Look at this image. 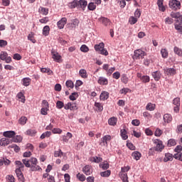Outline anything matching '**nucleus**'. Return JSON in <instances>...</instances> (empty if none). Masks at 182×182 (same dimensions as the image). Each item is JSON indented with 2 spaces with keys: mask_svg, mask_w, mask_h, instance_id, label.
Here are the masks:
<instances>
[{
  "mask_svg": "<svg viewBox=\"0 0 182 182\" xmlns=\"http://www.w3.org/2000/svg\"><path fill=\"white\" fill-rule=\"evenodd\" d=\"M15 164L17 166V168L15 170V173L17 176L18 181L25 182V177H23V173H22V171H23V167H25V165L20 161H16Z\"/></svg>",
  "mask_w": 182,
  "mask_h": 182,
  "instance_id": "obj_1",
  "label": "nucleus"
},
{
  "mask_svg": "<svg viewBox=\"0 0 182 182\" xmlns=\"http://www.w3.org/2000/svg\"><path fill=\"white\" fill-rule=\"evenodd\" d=\"M146 56V52L141 49L135 50L134 52L133 59H143Z\"/></svg>",
  "mask_w": 182,
  "mask_h": 182,
  "instance_id": "obj_2",
  "label": "nucleus"
},
{
  "mask_svg": "<svg viewBox=\"0 0 182 182\" xmlns=\"http://www.w3.org/2000/svg\"><path fill=\"white\" fill-rule=\"evenodd\" d=\"M169 8H171L173 11H177L181 8V3L177 0H171L169 1Z\"/></svg>",
  "mask_w": 182,
  "mask_h": 182,
  "instance_id": "obj_3",
  "label": "nucleus"
},
{
  "mask_svg": "<svg viewBox=\"0 0 182 182\" xmlns=\"http://www.w3.org/2000/svg\"><path fill=\"white\" fill-rule=\"evenodd\" d=\"M1 60H5L6 63H11L12 62V58L8 56V53L5 51H1L0 53Z\"/></svg>",
  "mask_w": 182,
  "mask_h": 182,
  "instance_id": "obj_4",
  "label": "nucleus"
},
{
  "mask_svg": "<svg viewBox=\"0 0 182 182\" xmlns=\"http://www.w3.org/2000/svg\"><path fill=\"white\" fill-rule=\"evenodd\" d=\"M51 55L55 62H57L58 63H62V62H63V60H62V55H60L59 53L56 51H51Z\"/></svg>",
  "mask_w": 182,
  "mask_h": 182,
  "instance_id": "obj_5",
  "label": "nucleus"
},
{
  "mask_svg": "<svg viewBox=\"0 0 182 182\" xmlns=\"http://www.w3.org/2000/svg\"><path fill=\"white\" fill-rule=\"evenodd\" d=\"M154 143L156 144L155 146V151H163L164 149V145L163 144V141L159 139L155 140Z\"/></svg>",
  "mask_w": 182,
  "mask_h": 182,
  "instance_id": "obj_6",
  "label": "nucleus"
},
{
  "mask_svg": "<svg viewBox=\"0 0 182 182\" xmlns=\"http://www.w3.org/2000/svg\"><path fill=\"white\" fill-rule=\"evenodd\" d=\"M173 104L174 105L173 112L175 113H178L180 112V98L176 97L173 100Z\"/></svg>",
  "mask_w": 182,
  "mask_h": 182,
  "instance_id": "obj_7",
  "label": "nucleus"
},
{
  "mask_svg": "<svg viewBox=\"0 0 182 182\" xmlns=\"http://www.w3.org/2000/svg\"><path fill=\"white\" fill-rule=\"evenodd\" d=\"M64 109L65 110H77V105H76V103L68 102L65 105Z\"/></svg>",
  "mask_w": 182,
  "mask_h": 182,
  "instance_id": "obj_8",
  "label": "nucleus"
},
{
  "mask_svg": "<svg viewBox=\"0 0 182 182\" xmlns=\"http://www.w3.org/2000/svg\"><path fill=\"white\" fill-rule=\"evenodd\" d=\"M82 172L85 176H90L92 173H93V169L92 168V166L87 165L82 168Z\"/></svg>",
  "mask_w": 182,
  "mask_h": 182,
  "instance_id": "obj_9",
  "label": "nucleus"
},
{
  "mask_svg": "<svg viewBox=\"0 0 182 182\" xmlns=\"http://www.w3.org/2000/svg\"><path fill=\"white\" fill-rule=\"evenodd\" d=\"M98 21L104 25V26H109L112 23V21H110V19L106 18V17H100L98 18Z\"/></svg>",
  "mask_w": 182,
  "mask_h": 182,
  "instance_id": "obj_10",
  "label": "nucleus"
},
{
  "mask_svg": "<svg viewBox=\"0 0 182 182\" xmlns=\"http://www.w3.org/2000/svg\"><path fill=\"white\" fill-rule=\"evenodd\" d=\"M173 121V117L170 114H165L164 115V125L166 126L168 123H171Z\"/></svg>",
  "mask_w": 182,
  "mask_h": 182,
  "instance_id": "obj_11",
  "label": "nucleus"
},
{
  "mask_svg": "<svg viewBox=\"0 0 182 182\" xmlns=\"http://www.w3.org/2000/svg\"><path fill=\"white\" fill-rule=\"evenodd\" d=\"M171 18H174L176 20V22H178L179 21H181V23H182V15L180 14L179 12H171Z\"/></svg>",
  "mask_w": 182,
  "mask_h": 182,
  "instance_id": "obj_12",
  "label": "nucleus"
},
{
  "mask_svg": "<svg viewBox=\"0 0 182 182\" xmlns=\"http://www.w3.org/2000/svg\"><path fill=\"white\" fill-rule=\"evenodd\" d=\"M68 18L63 17L59 21H58L57 25L59 29H63L65 28V24L67 23Z\"/></svg>",
  "mask_w": 182,
  "mask_h": 182,
  "instance_id": "obj_13",
  "label": "nucleus"
},
{
  "mask_svg": "<svg viewBox=\"0 0 182 182\" xmlns=\"http://www.w3.org/2000/svg\"><path fill=\"white\" fill-rule=\"evenodd\" d=\"M12 143V140L9 138H1L0 139V146H8V144H11Z\"/></svg>",
  "mask_w": 182,
  "mask_h": 182,
  "instance_id": "obj_14",
  "label": "nucleus"
},
{
  "mask_svg": "<svg viewBox=\"0 0 182 182\" xmlns=\"http://www.w3.org/2000/svg\"><path fill=\"white\" fill-rule=\"evenodd\" d=\"M16 133L14 131H6L3 133L4 137H8L9 139H13Z\"/></svg>",
  "mask_w": 182,
  "mask_h": 182,
  "instance_id": "obj_15",
  "label": "nucleus"
},
{
  "mask_svg": "<svg viewBox=\"0 0 182 182\" xmlns=\"http://www.w3.org/2000/svg\"><path fill=\"white\" fill-rule=\"evenodd\" d=\"M97 82L99 85H102L103 86H106L109 83V80L105 77H100Z\"/></svg>",
  "mask_w": 182,
  "mask_h": 182,
  "instance_id": "obj_16",
  "label": "nucleus"
},
{
  "mask_svg": "<svg viewBox=\"0 0 182 182\" xmlns=\"http://www.w3.org/2000/svg\"><path fill=\"white\" fill-rule=\"evenodd\" d=\"M86 6H87V1L86 0L78 1V7L81 8L82 11H85Z\"/></svg>",
  "mask_w": 182,
  "mask_h": 182,
  "instance_id": "obj_17",
  "label": "nucleus"
},
{
  "mask_svg": "<svg viewBox=\"0 0 182 182\" xmlns=\"http://www.w3.org/2000/svg\"><path fill=\"white\" fill-rule=\"evenodd\" d=\"M152 77H154V80L159 82V80H160V77H161V73H160V71L153 72Z\"/></svg>",
  "mask_w": 182,
  "mask_h": 182,
  "instance_id": "obj_18",
  "label": "nucleus"
},
{
  "mask_svg": "<svg viewBox=\"0 0 182 182\" xmlns=\"http://www.w3.org/2000/svg\"><path fill=\"white\" fill-rule=\"evenodd\" d=\"M163 2H164V0H158L157 1V5L159 6V9L161 12H164L166 11V7L163 4Z\"/></svg>",
  "mask_w": 182,
  "mask_h": 182,
  "instance_id": "obj_19",
  "label": "nucleus"
},
{
  "mask_svg": "<svg viewBox=\"0 0 182 182\" xmlns=\"http://www.w3.org/2000/svg\"><path fill=\"white\" fill-rule=\"evenodd\" d=\"M174 26H175V29H176V31H178V32H181L182 33L181 20H180L179 21H176L174 23Z\"/></svg>",
  "mask_w": 182,
  "mask_h": 182,
  "instance_id": "obj_20",
  "label": "nucleus"
},
{
  "mask_svg": "<svg viewBox=\"0 0 182 182\" xmlns=\"http://www.w3.org/2000/svg\"><path fill=\"white\" fill-rule=\"evenodd\" d=\"M96 52H98L99 53H100V51L105 48V43H100V44H96L94 46Z\"/></svg>",
  "mask_w": 182,
  "mask_h": 182,
  "instance_id": "obj_21",
  "label": "nucleus"
},
{
  "mask_svg": "<svg viewBox=\"0 0 182 182\" xmlns=\"http://www.w3.org/2000/svg\"><path fill=\"white\" fill-rule=\"evenodd\" d=\"M165 73L168 76L174 75H176V69H174V68H166L165 70Z\"/></svg>",
  "mask_w": 182,
  "mask_h": 182,
  "instance_id": "obj_22",
  "label": "nucleus"
},
{
  "mask_svg": "<svg viewBox=\"0 0 182 182\" xmlns=\"http://www.w3.org/2000/svg\"><path fill=\"white\" fill-rule=\"evenodd\" d=\"M100 100H107L109 99V92L103 91L100 96Z\"/></svg>",
  "mask_w": 182,
  "mask_h": 182,
  "instance_id": "obj_23",
  "label": "nucleus"
},
{
  "mask_svg": "<svg viewBox=\"0 0 182 182\" xmlns=\"http://www.w3.org/2000/svg\"><path fill=\"white\" fill-rule=\"evenodd\" d=\"M108 124L109 126H116L117 124V118L112 117L109 119Z\"/></svg>",
  "mask_w": 182,
  "mask_h": 182,
  "instance_id": "obj_24",
  "label": "nucleus"
},
{
  "mask_svg": "<svg viewBox=\"0 0 182 182\" xmlns=\"http://www.w3.org/2000/svg\"><path fill=\"white\" fill-rule=\"evenodd\" d=\"M161 55L164 59H167L168 58V50H167V48H162L161 50Z\"/></svg>",
  "mask_w": 182,
  "mask_h": 182,
  "instance_id": "obj_25",
  "label": "nucleus"
},
{
  "mask_svg": "<svg viewBox=\"0 0 182 182\" xmlns=\"http://www.w3.org/2000/svg\"><path fill=\"white\" fill-rule=\"evenodd\" d=\"M173 160V154L170 153L165 154V157L164 158V161L167 163V161H171Z\"/></svg>",
  "mask_w": 182,
  "mask_h": 182,
  "instance_id": "obj_26",
  "label": "nucleus"
},
{
  "mask_svg": "<svg viewBox=\"0 0 182 182\" xmlns=\"http://www.w3.org/2000/svg\"><path fill=\"white\" fill-rule=\"evenodd\" d=\"M146 110H149V112H153L154 110L156 109V105L149 102L146 105Z\"/></svg>",
  "mask_w": 182,
  "mask_h": 182,
  "instance_id": "obj_27",
  "label": "nucleus"
},
{
  "mask_svg": "<svg viewBox=\"0 0 182 182\" xmlns=\"http://www.w3.org/2000/svg\"><path fill=\"white\" fill-rule=\"evenodd\" d=\"M11 140V143L12 141L14 143H21V141H22V136H21L20 135H17L15 136L14 135Z\"/></svg>",
  "mask_w": 182,
  "mask_h": 182,
  "instance_id": "obj_28",
  "label": "nucleus"
},
{
  "mask_svg": "<svg viewBox=\"0 0 182 182\" xmlns=\"http://www.w3.org/2000/svg\"><path fill=\"white\" fill-rule=\"evenodd\" d=\"M79 2L77 0H74L73 1L68 4V7L70 9H73L76 8V6H78Z\"/></svg>",
  "mask_w": 182,
  "mask_h": 182,
  "instance_id": "obj_29",
  "label": "nucleus"
},
{
  "mask_svg": "<svg viewBox=\"0 0 182 182\" xmlns=\"http://www.w3.org/2000/svg\"><path fill=\"white\" fill-rule=\"evenodd\" d=\"M120 133L121 137L123 140H127V139H129V136H127V131H126V129H121Z\"/></svg>",
  "mask_w": 182,
  "mask_h": 182,
  "instance_id": "obj_30",
  "label": "nucleus"
},
{
  "mask_svg": "<svg viewBox=\"0 0 182 182\" xmlns=\"http://www.w3.org/2000/svg\"><path fill=\"white\" fill-rule=\"evenodd\" d=\"M23 82V86H29V85H31V82H32V80L29 77H25L22 80Z\"/></svg>",
  "mask_w": 182,
  "mask_h": 182,
  "instance_id": "obj_31",
  "label": "nucleus"
},
{
  "mask_svg": "<svg viewBox=\"0 0 182 182\" xmlns=\"http://www.w3.org/2000/svg\"><path fill=\"white\" fill-rule=\"evenodd\" d=\"M50 31V28L49 26H46L43 28V35L44 36H48L49 35V32Z\"/></svg>",
  "mask_w": 182,
  "mask_h": 182,
  "instance_id": "obj_32",
  "label": "nucleus"
},
{
  "mask_svg": "<svg viewBox=\"0 0 182 182\" xmlns=\"http://www.w3.org/2000/svg\"><path fill=\"white\" fill-rule=\"evenodd\" d=\"M132 156L134 160H140V157H141V154L139 151H134L132 153Z\"/></svg>",
  "mask_w": 182,
  "mask_h": 182,
  "instance_id": "obj_33",
  "label": "nucleus"
},
{
  "mask_svg": "<svg viewBox=\"0 0 182 182\" xmlns=\"http://www.w3.org/2000/svg\"><path fill=\"white\" fill-rule=\"evenodd\" d=\"M38 11L41 15H48L49 14V9L47 8L40 7Z\"/></svg>",
  "mask_w": 182,
  "mask_h": 182,
  "instance_id": "obj_34",
  "label": "nucleus"
},
{
  "mask_svg": "<svg viewBox=\"0 0 182 182\" xmlns=\"http://www.w3.org/2000/svg\"><path fill=\"white\" fill-rule=\"evenodd\" d=\"M95 107H96L97 112H103V104L100 102H95Z\"/></svg>",
  "mask_w": 182,
  "mask_h": 182,
  "instance_id": "obj_35",
  "label": "nucleus"
},
{
  "mask_svg": "<svg viewBox=\"0 0 182 182\" xmlns=\"http://www.w3.org/2000/svg\"><path fill=\"white\" fill-rule=\"evenodd\" d=\"M77 178L79 180V181L83 182L86 180V176L83 173H78L76 175Z\"/></svg>",
  "mask_w": 182,
  "mask_h": 182,
  "instance_id": "obj_36",
  "label": "nucleus"
},
{
  "mask_svg": "<svg viewBox=\"0 0 182 182\" xmlns=\"http://www.w3.org/2000/svg\"><path fill=\"white\" fill-rule=\"evenodd\" d=\"M8 149H14V151H16V153H19L21 148H19L18 146V145L13 144L11 145H9Z\"/></svg>",
  "mask_w": 182,
  "mask_h": 182,
  "instance_id": "obj_37",
  "label": "nucleus"
},
{
  "mask_svg": "<svg viewBox=\"0 0 182 182\" xmlns=\"http://www.w3.org/2000/svg\"><path fill=\"white\" fill-rule=\"evenodd\" d=\"M31 171H42V168L39 166V165L36 164V165H32L31 167Z\"/></svg>",
  "mask_w": 182,
  "mask_h": 182,
  "instance_id": "obj_38",
  "label": "nucleus"
},
{
  "mask_svg": "<svg viewBox=\"0 0 182 182\" xmlns=\"http://www.w3.org/2000/svg\"><path fill=\"white\" fill-rule=\"evenodd\" d=\"M79 73L81 77H82L83 79H86V77H87V72L86 71V70L81 69L80 70Z\"/></svg>",
  "mask_w": 182,
  "mask_h": 182,
  "instance_id": "obj_39",
  "label": "nucleus"
},
{
  "mask_svg": "<svg viewBox=\"0 0 182 182\" xmlns=\"http://www.w3.org/2000/svg\"><path fill=\"white\" fill-rule=\"evenodd\" d=\"M26 122H28V118L26 117H21L18 119L19 124H21V126H24V124H26Z\"/></svg>",
  "mask_w": 182,
  "mask_h": 182,
  "instance_id": "obj_40",
  "label": "nucleus"
},
{
  "mask_svg": "<svg viewBox=\"0 0 182 182\" xmlns=\"http://www.w3.org/2000/svg\"><path fill=\"white\" fill-rule=\"evenodd\" d=\"M120 177L123 182H129V177L127 176V173H120Z\"/></svg>",
  "mask_w": 182,
  "mask_h": 182,
  "instance_id": "obj_41",
  "label": "nucleus"
},
{
  "mask_svg": "<svg viewBox=\"0 0 182 182\" xmlns=\"http://www.w3.org/2000/svg\"><path fill=\"white\" fill-rule=\"evenodd\" d=\"M23 164L26 167L30 168L32 167V165H31V161L28 159H25L22 160Z\"/></svg>",
  "mask_w": 182,
  "mask_h": 182,
  "instance_id": "obj_42",
  "label": "nucleus"
},
{
  "mask_svg": "<svg viewBox=\"0 0 182 182\" xmlns=\"http://www.w3.org/2000/svg\"><path fill=\"white\" fill-rule=\"evenodd\" d=\"M110 140H112V136L110 135H105L102 139V143H106V144H107V141H110Z\"/></svg>",
  "mask_w": 182,
  "mask_h": 182,
  "instance_id": "obj_43",
  "label": "nucleus"
},
{
  "mask_svg": "<svg viewBox=\"0 0 182 182\" xmlns=\"http://www.w3.org/2000/svg\"><path fill=\"white\" fill-rule=\"evenodd\" d=\"M37 133V132L35 130V129H28L26 132V134H27V136H35V134Z\"/></svg>",
  "mask_w": 182,
  "mask_h": 182,
  "instance_id": "obj_44",
  "label": "nucleus"
},
{
  "mask_svg": "<svg viewBox=\"0 0 182 182\" xmlns=\"http://www.w3.org/2000/svg\"><path fill=\"white\" fill-rule=\"evenodd\" d=\"M173 51H174V53H176V55H178V56H182L181 48H179L178 47H174Z\"/></svg>",
  "mask_w": 182,
  "mask_h": 182,
  "instance_id": "obj_45",
  "label": "nucleus"
},
{
  "mask_svg": "<svg viewBox=\"0 0 182 182\" xmlns=\"http://www.w3.org/2000/svg\"><path fill=\"white\" fill-rule=\"evenodd\" d=\"M79 97V94L77 92H73L72 95H70L69 99L70 100H76Z\"/></svg>",
  "mask_w": 182,
  "mask_h": 182,
  "instance_id": "obj_46",
  "label": "nucleus"
},
{
  "mask_svg": "<svg viewBox=\"0 0 182 182\" xmlns=\"http://www.w3.org/2000/svg\"><path fill=\"white\" fill-rule=\"evenodd\" d=\"M176 144L177 142L176 141V139H171L168 141V147H173V146H176Z\"/></svg>",
  "mask_w": 182,
  "mask_h": 182,
  "instance_id": "obj_47",
  "label": "nucleus"
},
{
  "mask_svg": "<svg viewBox=\"0 0 182 182\" xmlns=\"http://www.w3.org/2000/svg\"><path fill=\"white\" fill-rule=\"evenodd\" d=\"M141 80L143 83H149L150 82V77L149 75H143Z\"/></svg>",
  "mask_w": 182,
  "mask_h": 182,
  "instance_id": "obj_48",
  "label": "nucleus"
},
{
  "mask_svg": "<svg viewBox=\"0 0 182 182\" xmlns=\"http://www.w3.org/2000/svg\"><path fill=\"white\" fill-rule=\"evenodd\" d=\"M87 9L89 11H95V9H96V5L95 4V2H90L87 6Z\"/></svg>",
  "mask_w": 182,
  "mask_h": 182,
  "instance_id": "obj_49",
  "label": "nucleus"
},
{
  "mask_svg": "<svg viewBox=\"0 0 182 182\" xmlns=\"http://www.w3.org/2000/svg\"><path fill=\"white\" fill-rule=\"evenodd\" d=\"M103 159L97 156H94L91 158V161H93L94 163H100V161H102Z\"/></svg>",
  "mask_w": 182,
  "mask_h": 182,
  "instance_id": "obj_50",
  "label": "nucleus"
},
{
  "mask_svg": "<svg viewBox=\"0 0 182 182\" xmlns=\"http://www.w3.org/2000/svg\"><path fill=\"white\" fill-rule=\"evenodd\" d=\"M65 86L70 87V89H73V87H75V85L72 80H67L65 82Z\"/></svg>",
  "mask_w": 182,
  "mask_h": 182,
  "instance_id": "obj_51",
  "label": "nucleus"
},
{
  "mask_svg": "<svg viewBox=\"0 0 182 182\" xmlns=\"http://www.w3.org/2000/svg\"><path fill=\"white\" fill-rule=\"evenodd\" d=\"M62 156H63V152L61 149H59L58 151H55L54 157H62Z\"/></svg>",
  "mask_w": 182,
  "mask_h": 182,
  "instance_id": "obj_52",
  "label": "nucleus"
},
{
  "mask_svg": "<svg viewBox=\"0 0 182 182\" xmlns=\"http://www.w3.org/2000/svg\"><path fill=\"white\" fill-rule=\"evenodd\" d=\"M56 107L57 109H63V107L65 108V104L62 101H57Z\"/></svg>",
  "mask_w": 182,
  "mask_h": 182,
  "instance_id": "obj_53",
  "label": "nucleus"
},
{
  "mask_svg": "<svg viewBox=\"0 0 182 182\" xmlns=\"http://www.w3.org/2000/svg\"><path fill=\"white\" fill-rule=\"evenodd\" d=\"M129 23H130V25H134V23H137V18L131 16L129 19Z\"/></svg>",
  "mask_w": 182,
  "mask_h": 182,
  "instance_id": "obj_54",
  "label": "nucleus"
},
{
  "mask_svg": "<svg viewBox=\"0 0 182 182\" xmlns=\"http://www.w3.org/2000/svg\"><path fill=\"white\" fill-rule=\"evenodd\" d=\"M173 158L176 159V160H180V161H182V153H176L173 155Z\"/></svg>",
  "mask_w": 182,
  "mask_h": 182,
  "instance_id": "obj_55",
  "label": "nucleus"
},
{
  "mask_svg": "<svg viewBox=\"0 0 182 182\" xmlns=\"http://www.w3.org/2000/svg\"><path fill=\"white\" fill-rule=\"evenodd\" d=\"M52 134V132L47 131L44 133H43L41 136V139H43L45 137H50V136Z\"/></svg>",
  "mask_w": 182,
  "mask_h": 182,
  "instance_id": "obj_56",
  "label": "nucleus"
},
{
  "mask_svg": "<svg viewBox=\"0 0 182 182\" xmlns=\"http://www.w3.org/2000/svg\"><path fill=\"white\" fill-rule=\"evenodd\" d=\"M111 173L112 172L110 171V170H107L104 172H101L100 176L102 177H109V176H110Z\"/></svg>",
  "mask_w": 182,
  "mask_h": 182,
  "instance_id": "obj_57",
  "label": "nucleus"
},
{
  "mask_svg": "<svg viewBox=\"0 0 182 182\" xmlns=\"http://www.w3.org/2000/svg\"><path fill=\"white\" fill-rule=\"evenodd\" d=\"M41 72H42V73H47L48 75H50L51 73H53L50 68H41Z\"/></svg>",
  "mask_w": 182,
  "mask_h": 182,
  "instance_id": "obj_58",
  "label": "nucleus"
},
{
  "mask_svg": "<svg viewBox=\"0 0 182 182\" xmlns=\"http://www.w3.org/2000/svg\"><path fill=\"white\" fill-rule=\"evenodd\" d=\"M28 41H31V42H32L33 43H36V40L33 37V33H31L28 34Z\"/></svg>",
  "mask_w": 182,
  "mask_h": 182,
  "instance_id": "obj_59",
  "label": "nucleus"
},
{
  "mask_svg": "<svg viewBox=\"0 0 182 182\" xmlns=\"http://www.w3.org/2000/svg\"><path fill=\"white\" fill-rule=\"evenodd\" d=\"M30 164L31 166H36L38 164V159L36 158H31L30 159Z\"/></svg>",
  "mask_w": 182,
  "mask_h": 182,
  "instance_id": "obj_60",
  "label": "nucleus"
},
{
  "mask_svg": "<svg viewBox=\"0 0 182 182\" xmlns=\"http://www.w3.org/2000/svg\"><path fill=\"white\" fill-rule=\"evenodd\" d=\"M100 167H101L103 170H107V168H109V163L103 162L100 165Z\"/></svg>",
  "mask_w": 182,
  "mask_h": 182,
  "instance_id": "obj_61",
  "label": "nucleus"
},
{
  "mask_svg": "<svg viewBox=\"0 0 182 182\" xmlns=\"http://www.w3.org/2000/svg\"><path fill=\"white\" fill-rule=\"evenodd\" d=\"M42 107L45 109H49V102L46 100L42 101Z\"/></svg>",
  "mask_w": 182,
  "mask_h": 182,
  "instance_id": "obj_62",
  "label": "nucleus"
},
{
  "mask_svg": "<svg viewBox=\"0 0 182 182\" xmlns=\"http://www.w3.org/2000/svg\"><path fill=\"white\" fill-rule=\"evenodd\" d=\"M80 50L81 52H84V53L89 52V47L87 46L86 45H82L80 47Z\"/></svg>",
  "mask_w": 182,
  "mask_h": 182,
  "instance_id": "obj_63",
  "label": "nucleus"
},
{
  "mask_svg": "<svg viewBox=\"0 0 182 182\" xmlns=\"http://www.w3.org/2000/svg\"><path fill=\"white\" fill-rule=\"evenodd\" d=\"M6 180L8 182H15V177L12 175H8L6 176Z\"/></svg>",
  "mask_w": 182,
  "mask_h": 182,
  "instance_id": "obj_64",
  "label": "nucleus"
}]
</instances>
